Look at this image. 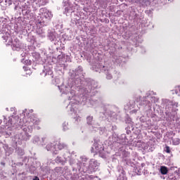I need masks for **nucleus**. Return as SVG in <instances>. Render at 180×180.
I'll return each mask as SVG.
<instances>
[{
	"label": "nucleus",
	"mask_w": 180,
	"mask_h": 180,
	"mask_svg": "<svg viewBox=\"0 0 180 180\" xmlns=\"http://www.w3.org/2000/svg\"><path fill=\"white\" fill-rule=\"evenodd\" d=\"M23 70H26V67H23Z\"/></svg>",
	"instance_id": "13"
},
{
	"label": "nucleus",
	"mask_w": 180,
	"mask_h": 180,
	"mask_svg": "<svg viewBox=\"0 0 180 180\" xmlns=\"http://www.w3.org/2000/svg\"><path fill=\"white\" fill-rule=\"evenodd\" d=\"M65 147H67V146L64 143H56L54 146V149H55V150L53 151L54 154H57V151L63 150V148H65Z\"/></svg>",
	"instance_id": "4"
},
{
	"label": "nucleus",
	"mask_w": 180,
	"mask_h": 180,
	"mask_svg": "<svg viewBox=\"0 0 180 180\" xmlns=\"http://www.w3.org/2000/svg\"><path fill=\"white\" fill-rule=\"evenodd\" d=\"M94 119V117H91V116H89V117H87V120H89L90 122H92V120Z\"/></svg>",
	"instance_id": "10"
},
{
	"label": "nucleus",
	"mask_w": 180,
	"mask_h": 180,
	"mask_svg": "<svg viewBox=\"0 0 180 180\" xmlns=\"http://www.w3.org/2000/svg\"><path fill=\"white\" fill-rule=\"evenodd\" d=\"M46 148H47L48 151H50V145H47Z\"/></svg>",
	"instance_id": "11"
},
{
	"label": "nucleus",
	"mask_w": 180,
	"mask_h": 180,
	"mask_svg": "<svg viewBox=\"0 0 180 180\" xmlns=\"http://www.w3.org/2000/svg\"><path fill=\"white\" fill-rule=\"evenodd\" d=\"M3 165H5V163H3Z\"/></svg>",
	"instance_id": "15"
},
{
	"label": "nucleus",
	"mask_w": 180,
	"mask_h": 180,
	"mask_svg": "<svg viewBox=\"0 0 180 180\" xmlns=\"http://www.w3.org/2000/svg\"><path fill=\"white\" fill-rule=\"evenodd\" d=\"M96 151H99L98 149H96Z\"/></svg>",
	"instance_id": "14"
},
{
	"label": "nucleus",
	"mask_w": 180,
	"mask_h": 180,
	"mask_svg": "<svg viewBox=\"0 0 180 180\" xmlns=\"http://www.w3.org/2000/svg\"><path fill=\"white\" fill-rule=\"evenodd\" d=\"M160 174L162 175H167L168 174V168L165 166H162L160 167Z\"/></svg>",
	"instance_id": "6"
},
{
	"label": "nucleus",
	"mask_w": 180,
	"mask_h": 180,
	"mask_svg": "<svg viewBox=\"0 0 180 180\" xmlns=\"http://www.w3.org/2000/svg\"><path fill=\"white\" fill-rule=\"evenodd\" d=\"M173 143L174 144H175V146H178V144H180V140L179 139H175L173 140Z\"/></svg>",
	"instance_id": "7"
},
{
	"label": "nucleus",
	"mask_w": 180,
	"mask_h": 180,
	"mask_svg": "<svg viewBox=\"0 0 180 180\" xmlns=\"http://www.w3.org/2000/svg\"><path fill=\"white\" fill-rule=\"evenodd\" d=\"M33 180H40V179H39V177H37V176H35V177L33 179Z\"/></svg>",
	"instance_id": "12"
},
{
	"label": "nucleus",
	"mask_w": 180,
	"mask_h": 180,
	"mask_svg": "<svg viewBox=\"0 0 180 180\" xmlns=\"http://www.w3.org/2000/svg\"><path fill=\"white\" fill-rule=\"evenodd\" d=\"M11 46H12L13 50H15V51L20 50V41H14Z\"/></svg>",
	"instance_id": "5"
},
{
	"label": "nucleus",
	"mask_w": 180,
	"mask_h": 180,
	"mask_svg": "<svg viewBox=\"0 0 180 180\" xmlns=\"http://www.w3.org/2000/svg\"><path fill=\"white\" fill-rule=\"evenodd\" d=\"M18 136H19V139H20V140H25V139H23V134H20L18 135Z\"/></svg>",
	"instance_id": "9"
},
{
	"label": "nucleus",
	"mask_w": 180,
	"mask_h": 180,
	"mask_svg": "<svg viewBox=\"0 0 180 180\" xmlns=\"http://www.w3.org/2000/svg\"><path fill=\"white\" fill-rule=\"evenodd\" d=\"M24 119L26 120L27 123H28V124H39L40 123V120H39V118H37L36 116H34V115L33 114H30V113H27V112H25L24 113Z\"/></svg>",
	"instance_id": "3"
},
{
	"label": "nucleus",
	"mask_w": 180,
	"mask_h": 180,
	"mask_svg": "<svg viewBox=\"0 0 180 180\" xmlns=\"http://www.w3.org/2000/svg\"><path fill=\"white\" fill-rule=\"evenodd\" d=\"M39 15L43 16L42 23H49L50 20H51V18H53V14L46 8H41L39 9Z\"/></svg>",
	"instance_id": "1"
},
{
	"label": "nucleus",
	"mask_w": 180,
	"mask_h": 180,
	"mask_svg": "<svg viewBox=\"0 0 180 180\" xmlns=\"http://www.w3.org/2000/svg\"><path fill=\"white\" fill-rule=\"evenodd\" d=\"M165 152L167 153V154H169V153H171V149H169V146L165 147Z\"/></svg>",
	"instance_id": "8"
},
{
	"label": "nucleus",
	"mask_w": 180,
	"mask_h": 180,
	"mask_svg": "<svg viewBox=\"0 0 180 180\" xmlns=\"http://www.w3.org/2000/svg\"><path fill=\"white\" fill-rule=\"evenodd\" d=\"M178 108V103H175L174 101H169L166 106L165 115L168 116V117H171L172 116V113L174 112H176V108Z\"/></svg>",
	"instance_id": "2"
}]
</instances>
